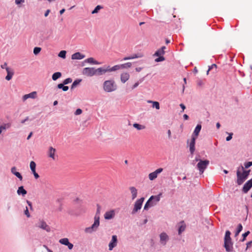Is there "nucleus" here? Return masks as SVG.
<instances>
[{"mask_svg": "<svg viewBox=\"0 0 252 252\" xmlns=\"http://www.w3.org/2000/svg\"><path fill=\"white\" fill-rule=\"evenodd\" d=\"M132 64L131 63H126L124 64H120V68H129L131 66Z\"/></svg>", "mask_w": 252, "mask_h": 252, "instance_id": "35", "label": "nucleus"}, {"mask_svg": "<svg viewBox=\"0 0 252 252\" xmlns=\"http://www.w3.org/2000/svg\"><path fill=\"white\" fill-rule=\"evenodd\" d=\"M115 216V212L114 210L106 212L104 214V218L106 220H110L113 219Z\"/></svg>", "mask_w": 252, "mask_h": 252, "instance_id": "17", "label": "nucleus"}, {"mask_svg": "<svg viewBox=\"0 0 252 252\" xmlns=\"http://www.w3.org/2000/svg\"><path fill=\"white\" fill-rule=\"evenodd\" d=\"M200 156L198 155L196 156L195 158V159L193 160V164H194V161H199L200 160H201V159H199Z\"/></svg>", "mask_w": 252, "mask_h": 252, "instance_id": "60", "label": "nucleus"}, {"mask_svg": "<svg viewBox=\"0 0 252 252\" xmlns=\"http://www.w3.org/2000/svg\"><path fill=\"white\" fill-rule=\"evenodd\" d=\"M3 126L5 127V129H8L11 127V124L10 123H5L3 124Z\"/></svg>", "mask_w": 252, "mask_h": 252, "instance_id": "54", "label": "nucleus"}, {"mask_svg": "<svg viewBox=\"0 0 252 252\" xmlns=\"http://www.w3.org/2000/svg\"><path fill=\"white\" fill-rule=\"evenodd\" d=\"M240 167L241 170L243 172L245 176L247 178H248L249 175H250L251 170H244V167L242 165L240 166Z\"/></svg>", "mask_w": 252, "mask_h": 252, "instance_id": "33", "label": "nucleus"}, {"mask_svg": "<svg viewBox=\"0 0 252 252\" xmlns=\"http://www.w3.org/2000/svg\"><path fill=\"white\" fill-rule=\"evenodd\" d=\"M180 106L181 107V108L182 109V112L184 111V110L186 109V106L185 105L183 104V103H181L180 104Z\"/></svg>", "mask_w": 252, "mask_h": 252, "instance_id": "62", "label": "nucleus"}, {"mask_svg": "<svg viewBox=\"0 0 252 252\" xmlns=\"http://www.w3.org/2000/svg\"><path fill=\"white\" fill-rule=\"evenodd\" d=\"M7 75L5 77V79L7 81L10 80L14 74V70L12 68H6Z\"/></svg>", "mask_w": 252, "mask_h": 252, "instance_id": "15", "label": "nucleus"}, {"mask_svg": "<svg viewBox=\"0 0 252 252\" xmlns=\"http://www.w3.org/2000/svg\"><path fill=\"white\" fill-rule=\"evenodd\" d=\"M107 72H112L120 69V64L115 65L113 67H110V66H107Z\"/></svg>", "mask_w": 252, "mask_h": 252, "instance_id": "28", "label": "nucleus"}, {"mask_svg": "<svg viewBox=\"0 0 252 252\" xmlns=\"http://www.w3.org/2000/svg\"><path fill=\"white\" fill-rule=\"evenodd\" d=\"M204 84L203 81L201 80H199L197 81V85L198 86H202Z\"/></svg>", "mask_w": 252, "mask_h": 252, "instance_id": "61", "label": "nucleus"}, {"mask_svg": "<svg viewBox=\"0 0 252 252\" xmlns=\"http://www.w3.org/2000/svg\"><path fill=\"white\" fill-rule=\"evenodd\" d=\"M17 192L18 195H22L23 196H25L27 193V190L24 189L23 186L19 187Z\"/></svg>", "mask_w": 252, "mask_h": 252, "instance_id": "27", "label": "nucleus"}, {"mask_svg": "<svg viewBox=\"0 0 252 252\" xmlns=\"http://www.w3.org/2000/svg\"><path fill=\"white\" fill-rule=\"evenodd\" d=\"M186 226L185 224H183L180 225L178 228V234L180 235L185 230Z\"/></svg>", "mask_w": 252, "mask_h": 252, "instance_id": "39", "label": "nucleus"}, {"mask_svg": "<svg viewBox=\"0 0 252 252\" xmlns=\"http://www.w3.org/2000/svg\"><path fill=\"white\" fill-rule=\"evenodd\" d=\"M252 166V161H249L244 163V166L245 168H248Z\"/></svg>", "mask_w": 252, "mask_h": 252, "instance_id": "49", "label": "nucleus"}, {"mask_svg": "<svg viewBox=\"0 0 252 252\" xmlns=\"http://www.w3.org/2000/svg\"><path fill=\"white\" fill-rule=\"evenodd\" d=\"M26 202H27V204H28L29 206L30 207V209L32 210V203L28 200H27Z\"/></svg>", "mask_w": 252, "mask_h": 252, "instance_id": "58", "label": "nucleus"}, {"mask_svg": "<svg viewBox=\"0 0 252 252\" xmlns=\"http://www.w3.org/2000/svg\"><path fill=\"white\" fill-rule=\"evenodd\" d=\"M85 56L80 52H76L71 56V59L72 60H81L84 59Z\"/></svg>", "mask_w": 252, "mask_h": 252, "instance_id": "18", "label": "nucleus"}, {"mask_svg": "<svg viewBox=\"0 0 252 252\" xmlns=\"http://www.w3.org/2000/svg\"><path fill=\"white\" fill-rule=\"evenodd\" d=\"M144 200V198L141 197L135 201L134 205V208L131 212V214L132 215L135 214L137 212H138V211L141 209Z\"/></svg>", "mask_w": 252, "mask_h": 252, "instance_id": "5", "label": "nucleus"}, {"mask_svg": "<svg viewBox=\"0 0 252 252\" xmlns=\"http://www.w3.org/2000/svg\"><path fill=\"white\" fill-rule=\"evenodd\" d=\"M103 8V6L100 5H97L94 8V9L92 11V14H95V13H98L99 10L101 9H102Z\"/></svg>", "mask_w": 252, "mask_h": 252, "instance_id": "36", "label": "nucleus"}, {"mask_svg": "<svg viewBox=\"0 0 252 252\" xmlns=\"http://www.w3.org/2000/svg\"><path fill=\"white\" fill-rule=\"evenodd\" d=\"M66 52L64 50H62L60 52L58 56L63 59H65L66 57Z\"/></svg>", "mask_w": 252, "mask_h": 252, "instance_id": "43", "label": "nucleus"}, {"mask_svg": "<svg viewBox=\"0 0 252 252\" xmlns=\"http://www.w3.org/2000/svg\"><path fill=\"white\" fill-rule=\"evenodd\" d=\"M61 76L62 73L60 72H56L52 75V78L54 81H56Z\"/></svg>", "mask_w": 252, "mask_h": 252, "instance_id": "30", "label": "nucleus"}, {"mask_svg": "<svg viewBox=\"0 0 252 252\" xmlns=\"http://www.w3.org/2000/svg\"><path fill=\"white\" fill-rule=\"evenodd\" d=\"M241 169L239 167L237 168L236 175H237V181L236 183L238 185H242L245 181L247 179L245 176L243 172H241Z\"/></svg>", "mask_w": 252, "mask_h": 252, "instance_id": "4", "label": "nucleus"}, {"mask_svg": "<svg viewBox=\"0 0 252 252\" xmlns=\"http://www.w3.org/2000/svg\"><path fill=\"white\" fill-rule=\"evenodd\" d=\"M84 62L88 63L93 64H100V63L97 61L95 60L93 58L90 57L86 59Z\"/></svg>", "mask_w": 252, "mask_h": 252, "instance_id": "26", "label": "nucleus"}, {"mask_svg": "<svg viewBox=\"0 0 252 252\" xmlns=\"http://www.w3.org/2000/svg\"><path fill=\"white\" fill-rule=\"evenodd\" d=\"M1 68L2 69H5L6 70V68H10L9 67L7 66V64L6 63H4L3 64L1 65Z\"/></svg>", "mask_w": 252, "mask_h": 252, "instance_id": "55", "label": "nucleus"}, {"mask_svg": "<svg viewBox=\"0 0 252 252\" xmlns=\"http://www.w3.org/2000/svg\"><path fill=\"white\" fill-rule=\"evenodd\" d=\"M107 72V67H100L97 68H95V76H101Z\"/></svg>", "mask_w": 252, "mask_h": 252, "instance_id": "13", "label": "nucleus"}, {"mask_svg": "<svg viewBox=\"0 0 252 252\" xmlns=\"http://www.w3.org/2000/svg\"><path fill=\"white\" fill-rule=\"evenodd\" d=\"M97 209L95 215L94 217V222L91 226L86 227L85 229V231L86 233H92L93 231H96L97 228L99 225V219L101 207L99 204L96 205Z\"/></svg>", "mask_w": 252, "mask_h": 252, "instance_id": "1", "label": "nucleus"}, {"mask_svg": "<svg viewBox=\"0 0 252 252\" xmlns=\"http://www.w3.org/2000/svg\"><path fill=\"white\" fill-rule=\"evenodd\" d=\"M129 78V74L128 73L125 72L123 73L121 75V80L122 83H125L126 82Z\"/></svg>", "mask_w": 252, "mask_h": 252, "instance_id": "21", "label": "nucleus"}, {"mask_svg": "<svg viewBox=\"0 0 252 252\" xmlns=\"http://www.w3.org/2000/svg\"><path fill=\"white\" fill-rule=\"evenodd\" d=\"M155 205L156 203H154V202H152L151 200H150L149 198L144 205V210H147L150 207H152Z\"/></svg>", "mask_w": 252, "mask_h": 252, "instance_id": "24", "label": "nucleus"}, {"mask_svg": "<svg viewBox=\"0 0 252 252\" xmlns=\"http://www.w3.org/2000/svg\"><path fill=\"white\" fill-rule=\"evenodd\" d=\"M195 140H196V137L194 136L193 135L191 136V141L189 144V152L191 154V155H193L195 148Z\"/></svg>", "mask_w": 252, "mask_h": 252, "instance_id": "12", "label": "nucleus"}, {"mask_svg": "<svg viewBox=\"0 0 252 252\" xmlns=\"http://www.w3.org/2000/svg\"><path fill=\"white\" fill-rule=\"evenodd\" d=\"M35 226L38 228L46 231L48 232L51 231V227L43 220H39L38 222L36 223Z\"/></svg>", "mask_w": 252, "mask_h": 252, "instance_id": "6", "label": "nucleus"}, {"mask_svg": "<svg viewBox=\"0 0 252 252\" xmlns=\"http://www.w3.org/2000/svg\"><path fill=\"white\" fill-rule=\"evenodd\" d=\"M152 106L153 108H155L157 110H158L160 108L159 103L158 101H154L153 102Z\"/></svg>", "mask_w": 252, "mask_h": 252, "instance_id": "45", "label": "nucleus"}, {"mask_svg": "<svg viewBox=\"0 0 252 252\" xmlns=\"http://www.w3.org/2000/svg\"><path fill=\"white\" fill-rule=\"evenodd\" d=\"M158 58L155 59V62H160L165 60V58L163 56H158Z\"/></svg>", "mask_w": 252, "mask_h": 252, "instance_id": "46", "label": "nucleus"}, {"mask_svg": "<svg viewBox=\"0 0 252 252\" xmlns=\"http://www.w3.org/2000/svg\"><path fill=\"white\" fill-rule=\"evenodd\" d=\"M163 171V168H159L157 169L156 171L154 172H153L152 173H150L149 174V178L151 181H153L155 180L156 178H157L158 175L161 172H162Z\"/></svg>", "mask_w": 252, "mask_h": 252, "instance_id": "10", "label": "nucleus"}, {"mask_svg": "<svg viewBox=\"0 0 252 252\" xmlns=\"http://www.w3.org/2000/svg\"><path fill=\"white\" fill-rule=\"evenodd\" d=\"M32 173H33L35 179H38L39 177V175L35 171H32Z\"/></svg>", "mask_w": 252, "mask_h": 252, "instance_id": "57", "label": "nucleus"}, {"mask_svg": "<svg viewBox=\"0 0 252 252\" xmlns=\"http://www.w3.org/2000/svg\"><path fill=\"white\" fill-rule=\"evenodd\" d=\"M133 127L138 130L143 129L145 128V126L143 125H140L137 123H134L133 125Z\"/></svg>", "mask_w": 252, "mask_h": 252, "instance_id": "34", "label": "nucleus"}, {"mask_svg": "<svg viewBox=\"0 0 252 252\" xmlns=\"http://www.w3.org/2000/svg\"><path fill=\"white\" fill-rule=\"evenodd\" d=\"M65 246H67L69 250L72 249L73 247V245L69 242Z\"/></svg>", "mask_w": 252, "mask_h": 252, "instance_id": "53", "label": "nucleus"}, {"mask_svg": "<svg viewBox=\"0 0 252 252\" xmlns=\"http://www.w3.org/2000/svg\"><path fill=\"white\" fill-rule=\"evenodd\" d=\"M129 189L132 195V199L134 200L137 197V189L134 187H130Z\"/></svg>", "mask_w": 252, "mask_h": 252, "instance_id": "22", "label": "nucleus"}, {"mask_svg": "<svg viewBox=\"0 0 252 252\" xmlns=\"http://www.w3.org/2000/svg\"><path fill=\"white\" fill-rule=\"evenodd\" d=\"M144 56L143 54L141 53H139L137 54H135L134 55H132L130 56L131 59H137V58H140Z\"/></svg>", "mask_w": 252, "mask_h": 252, "instance_id": "37", "label": "nucleus"}, {"mask_svg": "<svg viewBox=\"0 0 252 252\" xmlns=\"http://www.w3.org/2000/svg\"><path fill=\"white\" fill-rule=\"evenodd\" d=\"M59 242L61 244L65 246L69 242V240L67 238H64L60 239L59 240Z\"/></svg>", "mask_w": 252, "mask_h": 252, "instance_id": "41", "label": "nucleus"}, {"mask_svg": "<svg viewBox=\"0 0 252 252\" xmlns=\"http://www.w3.org/2000/svg\"><path fill=\"white\" fill-rule=\"evenodd\" d=\"M231 232L229 230H226L225 232L224 238V240H232L230 237Z\"/></svg>", "mask_w": 252, "mask_h": 252, "instance_id": "38", "label": "nucleus"}, {"mask_svg": "<svg viewBox=\"0 0 252 252\" xmlns=\"http://www.w3.org/2000/svg\"><path fill=\"white\" fill-rule=\"evenodd\" d=\"M132 60L130 56L124 58L122 60V61H126V60Z\"/></svg>", "mask_w": 252, "mask_h": 252, "instance_id": "63", "label": "nucleus"}, {"mask_svg": "<svg viewBox=\"0 0 252 252\" xmlns=\"http://www.w3.org/2000/svg\"><path fill=\"white\" fill-rule=\"evenodd\" d=\"M82 74L88 77H92L95 75V67H85L82 70Z\"/></svg>", "mask_w": 252, "mask_h": 252, "instance_id": "7", "label": "nucleus"}, {"mask_svg": "<svg viewBox=\"0 0 252 252\" xmlns=\"http://www.w3.org/2000/svg\"><path fill=\"white\" fill-rule=\"evenodd\" d=\"M139 82H136L132 86V89H134L135 88H136L137 87H138V86L139 85Z\"/></svg>", "mask_w": 252, "mask_h": 252, "instance_id": "64", "label": "nucleus"}, {"mask_svg": "<svg viewBox=\"0 0 252 252\" xmlns=\"http://www.w3.org/2000/svg\"><path fill=\"white\" fill-rule=\"evenodd\" d=\"M228 134L229 135L226 138V140L227 141H230L232 138L233 133H230Z\"/></svg>", "mask_w": 252, "mask_h": 252, "instance_id": "52", "label": "nucleus"}, {"mask_svg": "<svg viewBox=\"0 0 252 252\" xmlns=\"http://www.w3.org/2000/svg\"><path fill=\"white\" fill-rule=\"evenodd\" d=\"M55 152L56 149L52 147H50L48 152L49 157L52 158L53 159H55Z\"/></svg>", "mask_w": 252, "mask_h": 252, "instance_id": "25", "label": "nucleus"}, {"mask_svg": "<svg viewBox=\"0 0 252 252\" xmlns=\"http://www.w3.org/2000/svg\"><path fill=\"white\" fill-rule=\"evenodd\" d=\"M252 187V178L248 180L244 185L242 191L244 193H247Z\"/></svg>", "mask_w": 252, "mask_h": 252, "instance_id": "14", "label": "nucleus"}, {"mask_svg": "<svg viewBox=\"0 0 252 252\" xmlns=\"http://www.w3.org/2000/svg\"><path fill=\"white\" fill-rule=\"evenodd\" d=\"M65 85V84H64L63 83H60L57 85V87L60 89H62L63 91L66 92L68 90V87Z\"/></svg>", "mask_w": 252, "mask_h": 252, "instance_id": "29", "label": "nucleus"}, {"mask_svg": "<svg viewBox=\"0 0 252 252\" xmlns=\"http://www.w3.org/2000/svg\"><path fill=\"white\" fill-rule=\"evenodd\" d=\"M161 195H162L161 193H159L157 195H152L150 197V200H151L152 201V202H154V203L156 204L157 203H158L159 201V200L160 199V197L161 196Z\"/></svg>", "mask_w": 252, "mask_h": 252, "instance_id": "19", "label": "nucleus"}, {"mask_svg": "<svg viewBox=\"0 0 252 252\" xmlns=\"http://www.w3.org/2000/svg\"><path fill=\"white\" fill-rule=\"evenodd\" d=\"M165 54V51L160 50V49H158L154 54V56H163Z\"/></svg>", "mask_w": 252, "mask_h": 252, "instance_id": "40", "label": "nucleus"}, {"mask_svg": "<svg viewBox=\"0 0 252 252\" xmlns=\"http://www.w3.org/2000/svg\"><path fill=\"white\" fill-rule=\"evenodd\" d=\"M160 243L163 246H165L169 239L168 235L165 232H162L159 235Z\"/></svg>", "mask_w": 252, "mask_h": 252, "instance_id": "9", "label": "nucleus"}, {"mask_svg": "<svg viewBox=\"0 0 252 252\" xmlns=\"http://www.w3.org/2000/svg\"><path fill=\"white\" fill-rule=\"evenodd\" d=\"M210 161L208 159L200 160L196 165L197 169L199 170V173L202 174L204 173L205 169L207 168Z\"/></svg>", "mask_w": 252, "mask_h": 252, "instance_id": "3", "label": "nucleus"}, {"mask_svg": "<svg viewBox=\"0 0 252 252\" xmlns=\"http://www.w3.org/2000/svg\"><path fill=\"white\" fill-rule=\"evenodd\" d=\"M214 68L215 69V71L214 72V73H216L217 65L216 64L214 63V64H212L211 65L209 66V68H208V70L207 71V74L208 75L209 74V71Z\"/></svg>", "mask_w": 252, "mask_h": 252, "instance_id": "32", "label": "nucleus"}, {"mask_svg": "<svg viewBox=\"0 0 252 252\" xmlns=\"http://www.w3.org/2000/svg\"><path fill=\"white\" fill-rule=\"evenodd\" d=\"M118 243L117 236L116 235H113L112 236V239L109 244V250L112 251L114 248H115Z\"/></svg>", "mask_w": 252, "mask_h": 252, "instance_id": "11", "label": "nucleus"}, {"mask_svg": "<svg viewBox=\"0 0 252 252\" xmlns=\"http://www.w3.org/2000/svg\"><path fill=\"white\" fill-rule=\"evenodd\" d=\"M24 213L28 218H30L31 217L30 214L29 212V210L27 207H26V209L24 211Z\"/></svg>", "mask_w": 252, "mask_h": 252, "instance_id": "51", "label": "nucleus"}, {"mask_svg": "<svg viewBox=\"0 0 252 252\" xmlns=\"http://www.w3.org/2000/svg\"><path fill=\"white\" fill-rule=\"evenodd\" d=\"M250 233V232L249 231H247V232H245L242 234L243 239L242 240V241H244L246 240V238L247 237V236Z\"/></svg>", "mask_w": 252, "mask_h": 252, "instance_id": "48", "label": "nucleus"}, {"mask_svg": "<svg viewBox=\"0 0 252 252\" xmlns=\"http://www.w3.org/2000/svg\"><path fill=\"white\" fill-rule=\"evenodd\" d=\"M82 81V79H76L74 81L73 83L72 84L71 89H73L75 88L79 84V83Z\"/></svg>", "mask_w": 252, "mask_h": 252, "instance_id": "31", "label": "nucleus"}, {"mask_svg": "<svg viewBox=\"0 0 252 252\" xmlns=\"http://www.w3.org/2000/svg\"><path fill=\"white\" fill-rule=\"evenodd\" d=\"M117 89V85L113 79L106 80L103 83V89L105 92H112Z\"/></svg>", "mask_w": 252, "mask_h": 252, "instance_id": "2", "label": "nucleus"}, {"mask_svg": "<svg viewBox=\"0 0 252 252\" xmlns=\"http://www.w3.org/2000/svg\"><path fill=\"white\" fill-rule=\"evenodd\" d=\"M11 173L16 176L20 181H22L23 179L22 176L21 174L16 171V168L15 167H13L11 169Z\"/></svg>", "mask_w": 252, "mask_h": 252, "instance_id": "20", "label": "nucleus"}, {"mask_svg": "<svg viewBox=\"0 0 252 252\" xmlns=\"http://www.w3.org/2000/svg\"><path fill=\"white\" fill-rule=\"evenodd\" d=\"M243 229V226L242 225L241 223H239L237 226V230H238L239 231H241Z\"/></svg>", "mask_w": 252, "mask_h": 252, "instance_id": "56", "label": "nucleus"}, {"mask_svg": "<svg viewBox=\"0 0 252 252\" xmlns=\"http://www.w3.org/2000/svg\"><path fill=\"white\" fill-rule=\"evenodd\" d=\"M30 166V168H31V170H32V172L35 171L36 163L34 161H31Z\"/></svg>", "mask_w": 252, "mask_h": 252, "instance_id": "42", "label": "nucleus"}, {"mask_svg": "<svg viewBox=\"0 0 252 252\" xmlns=\"http://www.w3.org/2000/svg\"><path fill=\"white\" fill-rule=\"evenodd\" d=\"M223 247L227 252H231L233 249V243L232 240H224Z\"/></svg>", "mask_w": 252, "mask_h": 252, "instance_id": "8", "label": "nucleus"}, {"mask_svg": "<svg viewBox=\"0 0 252 252\" xmlns=\"http://www.w3.org/2000/svg\"><path fill=\"white\" fill-rule=\"evenodd\" d=\"M201 127H202V126L200 124H197L193 131V134L192 135H193L194 136H195L196 138L198 136V135L201 129Z\"/></svg>", "mask_w": 252, "mask_h": 252, "instance_id": "23", "label": "nucleus"}, {"mask_svg": "<svg viewBox=\"0 0 252 252\" xmlns=\"http://www.w3.org/2000/svg\"><path fill=\"white\" fill-rule=\"evenodd\" d=\"M41 50V48L40 47H36L33 49V54L35 55L38 54Z\"/></svg>", "mask_w": 252, "mask_h": 252, "instance_id": "44", "label": "nucleus"}, {"mask_svg": "<svg viewBox=\"0 0 252 252\" xmlns=\"http://www.w3.org/2000/svg\"><path fill=\"white\" fill-rule=\"evenodd\" d=\"M25 0H15V3L16 4H19L21 3L24 2Z\"/></svg>", "mask_w": 252, "mask_h": 252, "instance_id": "59", "label": "nucleus"}, {"mask_svg": "<svg viewBox=\"0 0 252 252\" xmlns=\"http://www.w3.org/2000/svg\"><path fill=\"white\" fill-rule=\"evenodd\" d=\"M82 113V109H80V108H78L76 111L75 112H74V115H80Z\"/></svg>", "mask_w": 252, "mask_h": 252, "instance_id": "50", "label": "nucleus"}, {"mask_svg": "<svg viewBox=\"0 0 252 252\" xmlns=\"http://www.w3.org/2000/svg\"><path fill=\"white\" fill-rule=\"evenodd\" d=\"M72 80L71 78H67L65 79V80H64L63 83H64V84L67 85V84L71 83L72 82Z\"/></svg>", "mask_w": 252, "mask_h": 252, "instance_id": "47", "label": "nucleus"}, {"mask_svg": "<svg viewBox=\"0 0 252 252\" xmlns=\"http://www.w3.org/2000/svg\"><path fill=\"white\" fill-rule=\"evenodd\" d=\"M36 92H32L28 94H25L23 96V100L25 101L29 98H35L36 97Z\"/></svg>", "mask_w": 252, "mask_h": 252, "instance_id": "16", "label": "nucleus"}]
</instances>
